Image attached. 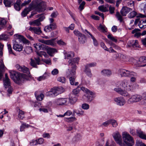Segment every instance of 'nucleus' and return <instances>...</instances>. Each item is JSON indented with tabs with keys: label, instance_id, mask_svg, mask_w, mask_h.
I'll list each match as a JSON object with an SVG mask.
<instances>
[{
	"label": "nucleus",
	"instance_id": "f257e3e1",
	"mask_svg": "<svg viewBox=\"0 0 146 146\" xmlns=\"http://www.w3.org/2000/svg\"><path fill=\"white\" fill-rule=\"evenodd\" d=\"M79 60L78 58H76L68 60L69 68L68 69V71L66 73L67 77H75L76 68V64L78 63Z\"/></svg>",
	"mask_w": 146,
	"mask_h": 146
},
{
	"label": "nucleus",
	"instance_id": "f03ea898",
	"mask_svg": "<svg viewBox=\"0 0 146 146\" xmlns=\"http://www.w3.org/2000/svg\"><path fill=\"white\" fill-rule=\"evenodd\" d=\"M11 78L16 83L20 84L24 81L23 75L14 70L9 71Z\"/></svg>",
	"mask_w": 146,
	"mask_h": 146
},
{
	"label": "nucleus",
	"instance_id": "7ed1b4c3",
	"mask_svg": "<svg viewBox=\"0 0 146 146\" xmlns=\"http://www.w3.org/2000/svg\"><path fill=\"white\" fill-rule=\"evenodd\" d=\"M35 3L32 2L28 7L26 8L21 13V15L23 17H25L32 9H36L39 11L42 10V7L41 6V3H39L37 5Z\"/></svg>",
	"mask_w": 146,
	"mask_h": 146
},
{
	"label": "nucleus",
	"instance_id": "20e7f679",
	"mask_svg": "<svg viewBox=\"0 0 146 146\" xmlns=\"http://www.w3.org/2000/svg\"><path fill=\"white\" fill-rule=\"evenodd\" d=\"M122 138L124 142L129 146H131L134 144V142L133 138L127 132H123Z\"/></svg>",
	"mask_w": 146,
	"mask_h": 146
},
{
	"label": "nucleus",
	"instance_id": "39448f33",
	"mask_svg": "<svg viewBox=\"0 0 146 146\" xmlns=\"http://www.w3.org/2000/svg\"><path fill=\"white\" fill-rule=\"evenodd\" d=\"M121 85L125 90L127 91H132L133 88L131 82L129 80H124L121 83Z\"/></svg>",
	"mask_w": 146,
	"mask_h": 146
},
{
	"label": "nucleus",
	"instance_id": "423d86ee",
	"mask_svg": "<svg viewBox=\"0 0 146 146\" xmlns=\"http://www.w3.org/2000/svg\"><path fill=\"white\" fill-rule=\"evenodd\" d=\"M112 136L116 143L120 146H123L124 143H122V139L121 135L119 132L116 131L113 133L112 134Z\"/></svg>",
	"mask_w": 146,
	"mask_h": 146
},
{
	"label": "nucleus",
	"instance_id": "0eeeda50",
	"mask_svg": "<svg viewBox=\"0 0 146 146\" xmlns=\"http://www.w3.org/2000/svg\"><path fill=\"white\" fill-rule=\"evenodd\" d=\"M142 99V97L141 95H132L128 100L127 102L129 104H133L140 101Z\"/></svg>",
	"mask_w": 146,
	"mask_h": 146
},
{
	"label": "nucleus",
	"instance_id": "6e6552de",
	"mask_svg": "<svg viewBox=\"0 0 146 146\" xmlns=\"http://www.w3.org/2000/svg\"><path fill=\"white\" fill-rule=\"evenodd\" d=\"M138 23L141 29H144L146 28V19L140 20L139 18L137 19L135 21L134 25H136Z\"/></svg>",
	"mask_w": 146,
	"mask_h": 146
},
{
	"label": "nucleus",
	"instance_id": "1a4fd4ad",
	"mask_svg": "<svg viewBox=\"0 0 146 146\" xmlns=\"http://www.w3.org/2000/svg\"><path fill=\"white\" fill-rule=\"evenodd\" d=\"M81 89L88 94V95L87 96L88 101V102H91L94 98L93 96L94 93L84 87H82Z\"/></svg>",
	"mask_w": 146,
	"mask_h": 146
},
{
	"label": "nucleus",
	"instance_id": "9d476101",
	"mask_svg": "<svg viewBox=\"0 0 146 146\" xmlns=\"http://www.w3.org/2000/svg\"><path fill=\"white\" fill-rule=\"evenodd\" d=\"M133 71H129L123 69H121L118 71V74L122 77H129Z\"/></svg>",
	"mask_w": 146,
	"mask_h": 146
},
{
	"label": "nucleus",
	"instance_id": "9b49d317",
	"mask_svg": "<svg viewBox=\"0 0 146 146\" xmlns=\"http://www.w3.org/2000/svg\"><path fill=\"white\" fill-rule=\"evenodd\" d=\"M3 50H0V80L2 78L3 76V73L4 72L5 66L3 64V61L1 56L3 55Z\"/></svg>",
	"mask_w": 146,
	"mask_h": 146
},
{
	"label": "nucleus",
	"instance_id": "f8f14e48",
	"mask_svg": "<svg viewBox=\"0 0 146 146\" xmlns=\"http://www.w3.org/2000/svg\"><path fill=\"white\" fill-rule=\"evenodd\" d=\"M16 68L19 71L27 73L28 75L30 74L29 69L25 66H21L19 64L16 66Z\"/></svg>",
	"mask_w": 146,
	"mask_h": 146
},
{
	"label": "nucleus",
	"instance_id": "ddd939ff",
	"mask_svg": "<svg viewBox=\"0 0 146 146\" xmlns=\"http://www.w3.org/2000/svg\"><path fill=\"white\" fill-rule=\"evenodd\" d=\"M114 101L117 105L120 106H123L126 102L124 98L122 97L115 98L114 99Z\"/></svg>",
	"mask_w": 146,
	"mask_h": 146
},
{
	"label": "nucleus",
	"instance_id": "4468645a",
	"mask_svg": "<svg viewBox=\"0 0 146 146\" xmlns=\"http://www.w3.org/2000/svg\"><path fill=\"white\" fill-rule=\"evenodd\" d=\"M133 63L138 66H143V65L141 64L142 62H145L144 57H140L139 59L136 60L134 58L132 59Z\"/></svg>",
	"mask_w": 146,
	"mask_h": 146
},
{
	"label": "nucleus",
	"instance_id": "2eb2a0df",
	"mask_svg": "<svg viewBox=\"0 0 146 146\" xmlns=\"http://www.w3.org/2000/svg\"><path fill=\"white\" fill-rule=\"evenodd\" d=\"M35 59L34 60L32 58L31 59L30 64L32 67L35 68H37V65L40 64V59L39 57L35 58Z\"/></svg>",
	"mask_w": 146,
	"mask_h": 146
},
{
	"label": "nucleus",
	"instance_id": "dca6fc26",
	"mask_svg": "<svg viewBox=\"0 0 146 146\" xmlns=\"http://www.w3.org/2000/svg\"><path fill=\"white\" fill-rule=\"evenodd\" d=\"M114 90L118 94L123 96L127 97L129 96V94L126 91L122 90L120 88H115Z\"/></svg>",
	"mask_w": 146,
	"mask_h": 146
},
{
	"label": "nucleus",
	"instance_id": "f3484780",
	"mask_svg": "<svg viewBox=\"0 0 146 146\" xmlns=\"http://www.w3.org/2000/svg\"><path fill=\"white\" fill-rule=\"evenodd\" d=\"M38 41L39 42L42 43L47 45H50L52 46H54L55 44L54 40L53 39L49 40H44L43 39H39L38 40Z\"/></svg>",
	"mask_w": 146,
	"mask_h": 146
},
{
	"label": "nucleus",
	"instance_id": "a211bd4d",
	"mask_svg": "<svg viewBox=\"0 0 146 146\" xmlns=\"http://www.w3.org/2000/svg\"><path fill=\"white\" fill-rule=\"evenodd\" d=\"M13 48L15 50L20 52L22 50L23 46L22 44H20L18 42L15 41L13 44Z\"/></svg>",
	"mask_w": 146,
	"mask_h": 146
},
{
	"label": "nucleus",
	"instance_id": "6ab92c4d",
	"mask_svg": "<svg viewBox=\"0 0 146 146\" xmlns=\"http://www.w3.org/2000/svg\"><path fill=\"white\" fill-rule=\"evenodd\" d=\"M28 30L38 35H40L42 33L40 28L39 27H30L29 28Z\"/></svg>",
	"mask_w": 146,
	"mask_h": 146
},
{
	"label": "nucleus",
	"instance_id": "aec40b11",
	"mask_svg": "<svg viewBox=\"0 0 146 146\" xmlns=\"http://www.w3.org/2000/svg\"><path fill=\"white\" fill-rule=\"evenodd\" d=\"M66 99L65 98H59L55 100V103L58 105H63L66 104Z\"/></svg>",
	"mask_w": 146,
	"mask_h": 146
},
{
	"label": "nucleus",
	"instance_id": "412c9836",
	"mask_svg": "<svg viewBox=\"0 0 146 146\" xmlns=\"http://www.w3.org/2000/svg\"><path fill=\"white\" fill-rule=\"evenodd\" d=\"M132 10L131 9L127 7H122L120 11V13L123 16H125L129 12Z\"/></svg>",
	"mask_w": 146,
	"mask_h": 146
},
{
	"label": "nucleus",
	"instance_id": "4be33fe9",
	"mask_svg": "<svg viewBox=\"0 0 146 146\" xmlns=\"http://www.w3.org/2000/svg\"><path fill=\"white\" fill-rule=\"evenodd\" d=\"M51 90L53 92L54 97L57 96L59 94L62 93V91L61 89L59 88L54 87L52 88Z\"/></svg>",
	"mask_w": 146,
	"mask_h": 146
},
{
	"label": "nucleus",
	"instance_id": "5701e85b",
	"mask_svg": "<svg viewBox=\"0 0 146 146\" xmlns=\"http://www.w3.org/2000/svg\"><path fill=\"white\" fill-rule=\"evenodd\" d=\"M64 53L65 55V59L67 58L68 59H70L73 57L74 56V52L71 51L64 52Z\"/></svg>",
	"mask_w": 146,
	"mask_h": 146
},
{
	"label": "nucleus",
	"instance_id": "b1692460",
	"mask_svg": "<svg viewBox=\"0 0 146 146\" xmlns=\"http://www.w3.org/2000/svg\"><path fill=\"white\" fill-rule=\"evenodd\" d=\"M137 77V74L135 72H133L132 73L129 77H131L130 81L131 82H135L136 80V78Z\"/></svg>",
	"mask_w": 146,
	"mask_h": 146
},
{
	"label": "nucleus",
	"instance_id": "393cba45",
	"mask_svg": "<svg viewBox=\"0 0 146 146\" xmlns=\"http://www.w3.org/2000/svg\"><path fill=\"white\" fill-rule=\"evenodd\" d=\"M77 100V98L76 95L73 94H70L69 96L70 102L72 104L75 103Z\"/></svg>",
	"mask_w": 146,
	"mask_h": 146
},
{
	"label": "nucleus",
	"instance_id": "a878e982",
	"mask_svg": "<svg viewBox=\"0 0 146 146\" xmlns=\"http://www.w3.org/2000/svg\"><path fill=\"white\" fill-rule=\"evenodd\" d=\"M136 132L138 136L141 138L146 139V135L141 129H137Z\"/></svg>",
	"mask_w": 146,
	"mask_h": 146
},
{
	"label": "nucleus",
	"instance_id": "bb28decb",
	"mask_svg": "<svg viewBox=\"0 0 146 146\" xmlns=\"http://www.w3.org/2000/svg\"><path fill=\"white\" fill-rule=\"evenodd\" d=\"M21 1L20 0H17L16 2L14 4V7L16 10L19 11L20 10L21 7L20 5Z\"/></svg>",
	"mask_w": 146,
	"mask_h": 146
},
{
	"label": "nucleus",
	"instance_id": "cd10ccee",
	"mask_svg": "<svg viewBox=\"0 0 146 146\" xmlns=\"http://www.w3.org/2000/svg\"><path fill=\"white\" fill-rule=\"evenodd\" d=\"M78 39L80 44H83L86 41V36L84 35L83 34L78 37Z\"/></svg>",
	"mask_w": 146,
	"mask_h": 146
},
{
	"label": "nucleus",
	"instance_id": "c85d7f7f",
	"mask_svg": "<svg viewBox=\"0 0 146 146\" xmlns=\"http://www.w3.org/2000/svg\"><path fill=\"white\" fill-rule=\"evenodd\" d=\"M29 24L31 25H33L34 26H39L41 25L38 19L32 21H30L29 23Z\"/></svg>",
	"mask_w": 146,
	"mask_h": 146
},
{
	"label": "nucleus",
	"instance_id": "c756f323",
	"mask_svg": "<svg viewBox=\"0 0 146 146\" xmlns=\"http://www.w3.org/2000/svg\"><path fill=\"white\" fill-rule=\"evenodd\" d=\"M101 73L102 75L105 76H109L111 74V71L110 70L107 69L102 70L101 71Z\"/></svg>",
	"mask_w": 146,
	"mask_h": 146
},
{
	"label": "nucleus",
	"instance_id": "7c9ffc66",
	"mask_svg": "<svg viewBox=\"0 0 146 146\" xmlns=\"http://www.w3.org/2000/svg\"><path fill=\"white\" fill-rule=\"evenodd\" d=\"M4 86L5 88L10 86V82L9 79H3Z\"/></svg>",
	"mask_w": 146,
	"mask_h": 146
},
{
	"label": "nucleus",
	"instance_id": "2f4dec72",
	"mask_svg": "<svg viewBox=\"0 0 146 146\" xmlns=\"http://www.w3.org/2000/svg\"><path fill=\"white\" fill-rule=\"evenodd\" d=\"M64 120L65 121L68 123H71L74 121H76V119L75 117H73L69 118L65 117L64 118Z\"/></svg>",
	"mask_w": 146,
	"mask_h": 146
},
{
	"label": "nucleus",
	"instance_id": "473e14b6",
	"mask_svg": "<svg viewBox=\"0 0 146 146\" xmlns=\"http://www.w3.org/2000/svg\"><path fill=\"white\" fill-rule=\"evenodd\" d=\"M98 29L100 31L104 33L107 32V28L104 25H102L101 24L98 27Z\"/></svg>",
	"mask_w": 146,
	"mask_h": 146
},
{
	"label": "nucleus",
	"instance_id": "72a5a7b5",
	"mask_svg": "<svg viewBox=\"0 0 146 146\" xmlns=\"http://www.w3.org/2000/svg\"><path fill=\"white\" fill-rule=\"evenodd\" d=\"M81 136L79 134H77L72 139L73 141L75 143L76 142L81 139Z\"/></svg>",
	"mask_w": 146,
	"mask_h": 146
},
{
	"label": "nucleus",
	"instance_id": "f704fd0d",
	"mask_svg": "<svg viewBox=\"0 0 146 146\" xmlns=\"http://www.w3.org/2000/svg\"><path fill=\"white\" fill-rule=\"evenodd\" d=\"M69 78L70 84L71 85L77 86L78 85V82H77L74 83L75 77H72Z\"/></svg>",
	"mask_w": 146,
	"mask_h": 146
},
{
	"label": "nucleus",
	"instance_id": "c9c22d12",
	"mask_svg": "<svg viewBox=\"0 0 146 146\" xmlns=\"http://www.w3.org/2000/svg\"><path fill=\"white\" fill-rule=\"evenodd\" d=\"M143 10L145 15L140 13L138 14V15H137V17H140L141 18L146 17V3L144 5Z\"/></svg>",
	"mask_w": 146,
	"mask_h": 146
},
{
	"label": "nucleus",
	"instance_id": "e433bc0d",
	"mask_svg": "<svg viewBox=\"0 0 146 146\" xmlns=\"http://www.w3.org/2000/svg\"><path fill=\"white\" fill-rule=\"evenodd\" d=\"M57 52L56 50L54 48H49L47 50L48 53L51 56H52L53 54Z\"/></svg>",
	"mask_w": 146,
	"mask_h": 146
},
{
	"label": "nucleus",
	"instance_id": "4c0bfd02",
	"mask_svg": "<svg viewBox=\"0 0 146 146\" xmlns=\"http://www.w3.org/2000/svg\"><path fill=\"white\" fill-rule=\"evenodd\" d=\"M30 126L29 125L25 123H22L21 125L20 126V131H24V129L25 127H29Z\"/></svg>",
	"mask_w": 146,
	"mask_h": 146
},
{
	"label": "nucleus",
	"instance_id": "58836bf2",
	"mask_svg": "<svg viewBox=\"0 0 146 146\" xmlns=\"http://www.w3.org/2000/svg\"><path fill=\"white\" fill-rule=\"evenodd\" d=\"M15 35L16 36L18 39L21 40L23 42L26 43L28 41V40L25 38L23 36L17 34H15Z\"/></svg>",
	"mask_w": 146,
	"mask_h": 146
},
{
	"label": "nucleus",
	"instance_id": "ea45409f",
	"mask_svg": "<svg viewBox=\"0 0 146 146\" xmlns=\"http://www.w3.org/2000/svg\"><path fill=\"white\" fill-rule=\"evenodd\" d=\"M34 46L37 50H39L43 48V45L41 44L40 43H37L34 44Z\"/></svg>",
	"mask_w": 146,
	"mask_h": 146
},
{
	"label": "nucleus",
	"instance_id": "a19ab883",
	"mask_svg": "<svg viewBox=\"0 0 146 146\" xmlns=\"http://www.w3.org/2000/svg\"><path fill=\"white\" fill-rule=\"evenodd\" d=\"M110 124H111L113 127H116L118 125V123L115 119H110Z\"/></svg>",
	"mask_w": 146,
	"mask_h": 146
},
{
	"label": "nucleus",
	"instance_id": "79ce46f5",
	"mask_svg": "<svg viewBox=\"0 0 146 146\" xmlns=\"http://www.w3.org/2000/svg\"><path fill=\"white\" fill-rule=\"evenodd\" d=\"M12 2L8 0H4L3 3L5 7H10L11 5Z\"/></svg>",
	"mask_w": 146,
	"mask_h": 146
},
{
	"label": "nucleus",
	"instance_id": "37998d69",
	"mask_svg": "<svg viewBox=\"0 0 146 146\" xmlns=\"http://www.w3.org/2000/svg\"><path fill=\"white\" fill-rule=\"evenodd\" d=\"M35 95L37 100L39 101H42L44 97V95L42 93L40 94L39 95L37 96L36 93H35Z\"/></svg>",
	"mask_w": 146,
	"mask_h": 146
},
{
	"label": "nucleus",
	"instance_id": "c03bdc74",
	"mask_svg": "<svg viewBox=\"0 0 146 146\" xmlns=\"http://www.w3.org/2000/svg\"><path fill=\"white\" fill-rule=\"evenodd\" d=\"M137 14V12L135 11H133L129 14L128 17L130 18H132L135 17Z\"/></svg>",
	"mask_w": 146,
	"mask_h": 146
},
{
	"label": "nucleus",
	"instance_id": "a18cd8bd",
	"mask_svg": "<svg viewBox=\"0 0 146 146\" xmlns=\"http://www.w3.org/2000/svg\"><path fill=\"white\" fill-rule=\"evenodd\" d=\"M96 62H92L86 64L85 66V68L89 69L90 67H92L96 66Z\"/></svg>",
	"mask_w": 146,
	"mask_h": 146
},
{
	"label": "nucleus",
	"instance_id": "49530a36",
	"mask_svg": "<svg viewBox=\"0 0 146 146\" xmlns=\"http://www.w3.org/2000/svg\"><path fill=\"white\" fill-rule=\"evenodd\" d=\"M57 80L62 83H65L66 82V79L64 77L61 76L58 77L57 78Z\"/></svg>",
	"mask_w": 146,
	"mask_h": 146
},
{
	"label": "nucleus",
	"instance_id": "de8ad7c7",
	"mask_svg": "<svg viewBox=\"0 0 146 146\" xmlns=\"http://www.w3.org/2000/svg\"><path fill=\"white\" fill-rule=\"evenodd\" d=\"M98 9L100 11L103 12H105L108 11L107 8L104 5L99 6Z\"/></svg>",
	"mask_w": 146,
	"mask_h": 146
},
{
	"label": "nucleus",
	"instance_id": "09e8293b",
	"mask_svg": "<svg viewBox=\"0 0 146 146\" xmlns=\"http://www.w3.org/2000/svg\"><path fill=\"white\" fill-rule=\"evenodd\" d=\"M8 38V36L7 35L4 34L0 35V40H7Z\"/></svg>",
	"mask_w": 146,
	"mask_h": 146
},
{
	"label": "nucleus",
	"instance_id": "8fccbe9b",
	"mask_svg": "<svg viewBox=\"0 0 146 146\" xmlns=\"http://www.w3.org/2000/svg\"><path fill=\"white\" fill-rule=\"evenodd\" d=\"M84 72L88 76L90 77H92V74L91 72V70L90 69L85 68Z\"/></svg>",
	"mask_w": 146,
	"mask_h": 146
},
{
	"label": "nucleus",
	"instance_id": "3c124183",
	"mask_svg": "<svg viewBox=\"0 0 146 146\" xmlns=\"http://www.w3.org/2000/svg\"><path fill=\"white\" fill-rule=\"evenodd\" d=\"M24 112L21 110H19L18 115V117L21 119H23L24 117Z\"/></svg>",
	"mask_w": 146,
	"mask_h": 146
},
{
	"label": "nucleus",
	"instance_id": "603ef678",
	"mask_svg": "<svg viewBox=\"0 0 146 146\" xmlns=\"http://www.w3.org/2000/svg\"><path fill=\"white\" fill-rule=\"evenodd\" d=\"M25 51L26 53L29 54L32 52V49L31 47L27 46L26 48Z\"/></svg>",
	"mask_w": 146,
	"mask_h": 146
},
{
	"label": "nucleus",
	"instance_id": "864d4df0",
	"mask_svg": "<svg viewBox=\"0 0 146 146\" xmlns=\"http://www.w3.org/2000/svg\"><path fill=\"white\" fill-rule=\"evenodd\" d=\"M7 46L9 54H13L15 55V54L13 52V50L12 49L11 45L10 44L7 43Z\"/></svg>",
	"mask_w": 146,
	"mask_h": 146
},
{
	"label": "nucleus",
	"instance_id": "5fc2aeb1",
	"mask_svg": "<svg viewBox=\"0 0 146 146\" xmlns=\"http://www.w3.org/2000/svg\"><path fill=\"white\" fill-rule=\"evenodd\" d=\"M126 3L129 6L132 7L133 6L134 1L131 0H126Z\"/></svg>",
	"mask_w": 146,
	"mask_h": 146
},
{
	"label": "nucleus",
	"instance_id": "6e6d98bb",
	"mask_svg": "<svg viewBox=\"0 0 146 146\" xmlns=\"http://www.w3.org/2000/svg\"><path fill=\"white\" fill-rule=\"evenodd\" d=\"M135 146H146V145L141 140H137L136 141Z\"/></svg>",
	"mask_w": 146,
	"mask_h": 146
},
{
	"label": "nucleus",
	"instance_id": "4d7b16f0",
	"mask_svg": "<svg viewBox=\"0 0 146 146\" xmlns=\"http://www.w3.org/2000/svg\"><path fill=\"white\" fill-rule=\"evenodd\" d=\"M86 3L85 2L83 1L80 4V5L78 9L80 11H81L83 10L84 8V6L85 5Z\"/></svg>",
	"mask_w": 146,
	"mask_h": 146
},
{
	"label": "nucleus",
	"instance_id": "13d9d810",
	"mask_svg": "<svg viewBox=\"0 0 146 146\" xmlns=\"http://www.w3.org/2000/svg\"><path fill=\"white\" fill-rule=\"evenodd\" d=\"M46 78V74H44L42 76H40L37 78V80L39 81L43 80Z\"/></svg>",
	"mask_w": 146,
	"mask_h": 146
},
{
	"label": "nucleus",
	"instance_id": "bf43d9fd",
	"mask_svg": "<svg viewBox=\"0 0 146 146\" xmlns=\"http://www.w3.org/2000/svg\"><path fill=\"white\" fill-rule=\"evenodd\" d=\"M46 95L47 96H49L51 97H55L51 89L50 91L46 93Z\"/></svg>",
	"mask_w": 146,
	"mask_h": 146
},
{
	"label": "nucleus",
	"instance_id": "052dcab7",
	"mask_svg": "<svg viewBox=\"0 0 146 146\" xmlns=\"http://www.w3.org/2000/svg\"><path fill=\"white\" fill-rule=\"evenodd\" d=\"M115 15L118 20H119L120 22H121L122 21V17L118 12H116Z\"/></svg>",
	"mask_w": 146,
	"mask_h": 146
},
{
	"label": "nucleus",
	"instance_id": "680f3d73",
	"mask_svg": "<svg viewBox=\"0 0 146 146\" xmlns=\"http://www.w3.org/2000/svg\"><path fill=\"white\" fill-rule=\"evenodd\" d=\"M37 54L39 56H41L42 55H43L45 57H46V56H47V54L46 53L43 51H38L36 52Z\"/></svg>",
	"mask_w": 146,
	"mask_h": 146
},
{
	"label": "nucleus",
	"instance_id": "e2e57ef3",
	"mask_svg": "<svg viewBox=\"0 0 146 146\" xmlns=\"http://www.w3.org/2000/svg\"><path fill=\"white\" fill-rule=\"evenodd\" d=\"M119 55L120 56L119 59L121 61H123V62L126 61L127 57L121 54H120Z\"/></svg>",
	"mask_w": 146,
	"mask_h": 146
},
{
	"label": "nucleus",
	"instance_id": "0e129e2a",
	"mask_svg": "<svg viewBox=\"0 0 146 146\" xmlns=\"http://www.w3.org/2000/svg\"><path fill=\"white\" fill-rule=\"evenodd\" d=\"M82 108L83 109L87 110L89 108V106L87 104L84 103L82 104Z\"/></svg>",
	"mask_w": 146,
	"mask_h": 146
},
{
	"label": "nucleus",
	"instance_id": "69168bd1",
	"mask_svg": "<svg viewBox=\"0 0 146 146\" xmlns=\"http://www.w3.org/2000/svg\"><path fill=\"white\" fill-rule=\"evenodd\" d=\"M110 119H109L106 121L105 122H103L101 125V126L107 127L108 126L109 124H110Z\"/></svg>",
	"mask_w": 146,
	"mask_h": 146
},
{
	"label": "nucleus",
	"instance_id": "338daca9",
	"mask_svg": "<svg viewBox=\"0 0 146 146\" xmlns=\"http://www.w3.org/2000/svg\"><path fill=\"white\" fill-rule=\"evenodd\" d=\"M57 43L60 46H65L66 45V43L64 42L62 40H58L57 42Z\"/></svg>",
	"mask_w": 146,
	"mask_h": 146
},
{
	"label": "nucleus",
	"instance_id": "774afa93",
	"mask_svg": "<svg viewBox=\"0 0 146 146\" xmlns=\"http://www.w3.org/2000/svg\"><path fill=\"white\" fill-rule=\"evenodd\" d=\"M49 26V25H47L44 28V31L46 32H48L52 31L50 29V27Z\"/></svg>",
	"mask_w": 146,
	"mask_h": 146
}]
</instances>
